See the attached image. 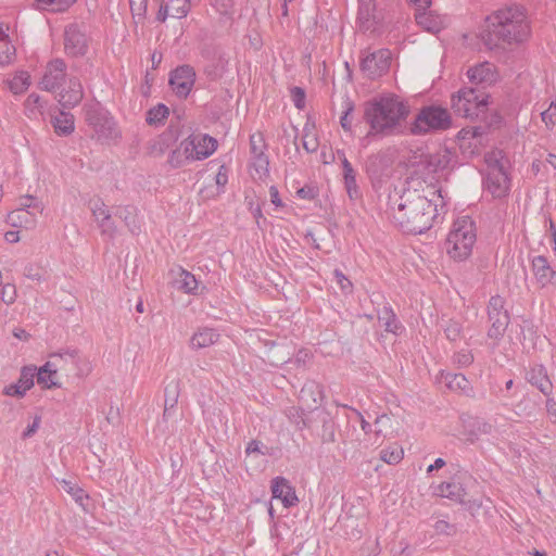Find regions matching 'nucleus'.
Returning a JSON list of instances; mask_svg holds the SVG:
<instances>
[{
	"label": "nucleus",
	"instance_id": "nucleus-31",
	"mask_svg": "<svg viewBox=\"0 0 556 556\" xmlns=\"http://www.w3.org/2000/svg\"><path fill=\"white\" fill-rule=\"evenodd\" d=\"M51 123L59 136H68L75 129L74 116L70 112L60 111L52 117Z\"/></svg>",
	"mask_w": 556,
	"mask_h": 556
},
{
	"label": "nucleus",
	"instance_id": "nucleus-18",
	"mask_svg": "<svg viewBox=\"0 0 556 556\" xmlns=\"http://www.w3.org/2000/svg\"><path fill=\"white\" fill-rule=\"evenodd\" d=\"M36 366H24L21 369L20 378L15 383L7 386L3 393L8 396L22 397L34 387Z\"/></svg>",
	"mask_w": 556,
	"mask_h": 556
},
{
	"label": "nucleus",
	"instance_id": "nucleus-47",
	"mask_svg": "<svg viewBox=\"0 0 556 556\" xmlns=\"http://www.w3.org/2000/svg\"><path fill=\"white\" fill-rule=\"evenodd\" d=\"M442 328L444 330L446 338L450 341H456L460 338L462 324L459 321L454 320V319H448L442 325Z\"/></svg>",
	"mask_w": 556,
	"mask_h": 556
},
{
	"label": "nucleus",
	"instance_id": "nucleus-48",
	"mask_svg": "<svg viewBox=\"0 0 556 556\" xmlns=\"http://www.w3.org/2000/svg\"><path fill=\"white\" fill-rule=\"evenodd\" d=\"M252 167L255 169L258 178L262 179L268 175L269 162L267 156L263 153L260 155L252 156Z\"/></svg>",
	"mask_w": 556,
	"mask_h": 556
},
{
	"label": "nucleus",
	"instance_id": "nucleus-3",
	"mask_svg": "<svg viewBox=\"0 0 556 556\" xmlns=\"http://www.w3.org/2000/svg\"><path fill=\"white\" fill-rule=\"evenodd\" d=\"M489 33L484 38L490 49L500 43H520L530 36V26L523 10L509 7L496 11L489 17Z\"/></svg>",
	"mask_w": 556,
	"mask_h": 556
},
{
	"label": "nucleus",
	"instance_id": "nucleus-19",
	"mask_svg": "<svg viewBox=\"0 0 556 556\" xmlns=\"http://www.w3.org/2000/svg\"><path fill=\"white\" fill-rule=\"evenodd\" d=\"M357 22L363 31L375 30L380 22L375 0H358Z\"/></svg>",
	"mask_w": 556,
	"mask_h": 556
},
{
	"label": "nucleus",
	"instance_id": "nucleus-44",
	"mask_svg": "<svg viewBox=\"0 0 556 556\" xmlns=\"http://www.w3.org/2000/svg\"><path fill=\"white\" fill-rule=\"evenodd\" d=\"M452 160L448 159V154L446 152L444 153H437L429 155L427 160V164L433 172L443 170L451 164Z\"/></svg>",
	"mask_w": 556,
	"mask_h": 556
},
{
	"label": "nucleus",
	"instance_id": "nucleus-53",
	"mask_svg": "<svg viewBox=\"0 0 556 556\" xmlns=\"http://www.w3.org/2000/svg\"><path fill=\"white\" fill-rule=\"evenodd\" d=\"M354 111V103L351 100H346L344 102V112L340 118V125L345 131H351L352 129V121L350 118L351 114Z\"/></svg>",
	"mask_w": 556,
	"mask_h": 556
},
{
	"label": "nucleus",
	"instance_id": "nucleus-54",
	"mask_svg": "<svg viewBox=\"0 0 556 556\" xmlns=\"http://www.w3.org/2000/svg\"><path fill=\"white\" fill-rule=\"evenodd\" d=\"M24 276L30 280L38 282L46 280L45 271L34 264H28L25 266Z\"/></svg>",
	"mask_w": 556,
	"mask_h": 556
},
{
	"label": "nucleus",
	"instance_id": "nucleus-41",
	"mask_svg": "<svg viewBox=\"0 0 556 556\" xmlns=\"http://www.w3.org/2000/svg\"><path fill=\"white\" fill-rule=\"evenodd\" d=\"M169 114L168 108L164 104H157L150 109L147 113V123L149 125H161Z\"/></svg>",
	"mask_w": 556,
	"mask_h": 556
},
{
	"label": "nucleus",
	"instance_id": "nucleus-26",
	"mask_svg": "<svg viewBox=\"0 0 556 556\" xmlns=\"http://www.w3.org/2000/svg\"><path fill=\"white\" fill-rule=\"evenodd\" d=\"M7 222L15 228H34L37 224L36 212H30L25 208H16L8 214Z\"/></svg>",
	"mask_w": 556,
	"mask_h": 556
},
{
	"label": "nucleus",
	"instance_id": "nucleus-28",
	"mask_svg": "<svg viewBox=\"0 0 556 556\" xmlns=\"http://www.w3.org/2000/svg\"><path fill=\"white\" fill-rule=\"evenodd\" d=\"M443 382L447 389L459 392L465 395H471L473 392L472 386L463 374H442Z\"/></svg>",
	"mask_w": 556,
	"mask_h": 556
},
{
	"label": "nucleus",
	"instance_id": "nucleus-36",
	"mask_svg": "<svg viewBox=\"0 0 556 556\" xmlns=\"http://www.w3.org/2000/svg\"><path fill=\"white\" fill-rule=\"evenodd\" d=\"M116 215L122 218L129 231L132 235H138L141 230V225L137 218L136 208L132 206H125L117 210Z\"/></svg>",
	"mask_w": 556,
	"mask_h": 556
},
{
	"label": "nucleus",
	"instance_id": "nucleus-46",
	"mask_svg": "<svg viewBox=\"0 0 556 556\" xmlns=\"http://www.w3.org/2000/svg\"><path fill=\"white\" fill-rule=\"evenodd\" d=\"M321 390L320 387L315 382H308L303 386V388L300 391V399L303 402H307L308 397H312V401L315 405L318 404V399L315 396L317 395L320 397Z\"/></svg>",
	"mask_w": 556,
	"mask_h": 556
},
{
	"label": "nucleus",
	"instance_id": "nucleus-55",
	"mask_svg": "<svg viewBox=\"0 0 556 556\" xmlns=\"http://www.w3.org/2000/svg\"><path fill=\"white\" fill-rule=\"evenodd\" d=\"M344 187L351 200L354 201L361 198V192L356 182V177L344 179Z\"/></svg>",
	"mask_w": 556,
	"mask_h": 556
},
{
	"label": "nucleus",
	"instance_id": "nucleus-4",
	"mask_svg": "<svg viewBox=\"0 0 556 556\" xmlns=\"http://www.w3.org/2000/svg\"><path fill=\"white\" fill-rule=\"evenodd\" d=\"M476 227L472 219L464 216L455 220L446 238V252L455 261H464L472 252L476 242Z\"/></svg>",
	"mask_w": 556,
	"mask_h": 556
},
{
	"label": "nucleus",
	"instance_id": "nucleus-43",
	"mask_svg": "<svg viewBox=\"0 0 556 556\" xmlns=\"http://www.w3.org/2000/svg\"><path fill=\"white\" fill-rule=\"evenodd\" d=\"M188 162H193V160H191V156H189L188 153H185V149L182 147L181 141L179 148L172 151V153L169 154L167 163L173 168H179L185 166Z\"/></svg>",
	"mask_w": 556,
	"mask_h": 556
},
{
	"label": "nucleus",
	"instance_id": "nucleus-15",
	"mask_svg": "<svg viewBox=\"0 0 556 556\" xmlns=\"http://www.w3.org/2000/svg\"><path fill=\"white\" fill-rule=\"evenodd\" d=\"M89 40L86 34L75 24L65 28L64 49L71 56H83L88 51Z\"/></svg>",
	"mask_w": 556,
	"mask_h": 556
},
{
	"label": "nucleus",
	"instance_id": "nucleus-42",
	"mask_svg": "<svg viewBox=\"0 0 556 556\" xmlns=\"http://www.w3.org/2000/svg\"><path fill=\"white\" fill-rule=\"evenodd\" d=\"M178 283V288L186 293L197 292L198 280L195 279L194 275L185 269H180Z\"/></svg>",
	"mask_w": 556,
	"mask_h": 556
},
{
	"label": "nucleus",
	"instance_id": "nucleus-56",
	"mask_svg": "<svg viewBox=\"0 0 556 556\" xmlns=\"http://www.w3.org/2000/svg\"><path fill=\"white\" fill-rule=\"evenodd\" d=\"M333 275H334L336 281L339 285L342 292H344V293L352 292V289H353L352 282L348 279V277L340 269H334Z\"/></svg>",
	"mask_w": 556,
	"mask_h": 556
},
{
	"label": "nucleus",
	"instance_id": "nucleus-30",
	"mask_svg": "<svg viewBox=\"0 0 556 556\" xmlns=\"http://www.w3.org/2000/svg\"><path fill=\"white\" fill-rule=\"evenodd\" d=\"M5 84L13 94H23L31 85V77L27 71H17Z\"/></svg>",
	"mask_w": 556,
	"mask_h": 556
},
{
	"label": "nucleus",
	"instance_id": "nucleus-14",
	"mask_svg": "<svg viewBox=\"0 0 556 556\" xmlns=\"http://www.w3.org/2000/svg\"><path fill=\"white\" fill-rule=\"evenodd\" d=\"M195 81V72L190 65H181L174 70L169 77V85L174 92L186 98L193 88Z\"/></svg>",
	"mask_w": 556,
	"mask_h": 556
},
{
	"label": "nucleus",
	"instance_id": "nucleus-11",
	"mask_svg": "<svg viewBox=\"0 0 556 556\" xmlns=\"http://www.w3.org/2000/svg\"><path fill=\"white\" fill-rule=\"evenodd\" d=\"M50 362L61 364L60 370H76L80 377L87 376L91 371L90 362L76 349H63L50 355Z\"/></svg>",
	"mask_w": 556,
	"mask_h": 556
},
{
	"label": "nucleus",
	"instance_id": "nucleus-45",
	"mask_svg": "<svg viewBox=\"0 0 556 556\" xmlns=\"http://www.w3.org/2000/svg\"><path fill=\"white\" fill-rule=\"evenodd\" d=\"M38 9H50L52 11H64L76 0H35Z\"/></svg>",
	"mask_w": 556,
	"mask_h": 556
},
{
	"label": "nucleus",
	"instance_id": "nucleus-62",
	"mask_svg": "<svg viewBox=\"0 0 556 556\" xmlns=\"http://www.w3.org/2000/svg\"><path fill=\"white\" fill-rule=\"evenodd\" d=\"M40 422H41V417L35 416L33 422L30 425H28L27 428L23 431L22 439L25 440V439L33 437L39 429Z\"/></svg>",
	"mask_w": 556,
	"mask_h": 556
},
{
	"label": "nucleus",
	"instance_id": "nucleus-59",
	"mask_svg": "<svg viewBox=\"0 0 556 556\" xmlns=\"http://www.w3.org/2000/svg\"><path fill=\"white\" fill-rule=\"evenodd\" d=\"M303 148L313 153L318 149V141L314 134L305 132L302 139Z\"/></svg>",
	"mask_w": 556,
	"mask_h": 556
},
{
	"label": "nucleus",
	"instance_id": "nucleus-17",
	"mask_svg": "<svg viewBox=\"0 0 556 556\" xmlns=\"http://www.w3.org/2000/svg\"><path fill=\"white\" fill-rule=\"evenodd\" d=\"M532 273L535 282L541 288L556 285V270L549 265L545 256L536 255L532 258Z\"/></svg>",
	"mask_w": 556,
	"mask_h": 556
},
{
	"label": "nucleus",
	"instance_id": "nucleus-38",
	"mask_svg": "<svg viewBox=\"0 0 556 556\" xmlns=\"http://www.w3.org/2000/svg\"><path fill=\"white\" fill-rule=\"evenodd\" d=\"M404 457V450L397 443H393L380 452V458L389 465L399 464Z\"/></svg>",
	"mask_w": 556,
	"mask_h": 556
},
{
	"label": "nucleus",
	"instance_id": "nucleus-1",
	"mask_svg": "<svg viewBox=\"0 0 556 556\" xmlns=\"http://www.w3.org/2000/svg\"><path fill=\"white\" fill-rule=\"evenodd\" d=\"M418 185L420 188H407L401 194L390 197L394 223L404 232L415 235L429 230L445 206L441 189L420 181Z\"/></svg>",
	"mask_w": 556,
	"mask_h": 556
},
{
	"label": "nucleus",
	"instance_id": "nucleus-5",
	"mask_svg": "<svg viewBox=\"0 0 556 556\" xmlns=\"http://www.w3.org/2000/svg\"><path fill=\"white\" fill-rule=\"evenodd\" d=\"M85 121L92 129V137L102 143H108L119 137V130L111 116L99 103L85 106Z\"/></svg>",
	"mask_w": 556,
	"mask_h": 556
},
{
	"label": "nucleus",
	"instance_id": "nucleus-22",
	"mask_svg": "<svg viewBox=\"0 0 556 556\" xmlns=\"http://www.w3.org/2000/svg\"><path fill=\"white\" fill-rule=\"evenodd\" d=\"M83 98L84 89L80 80L77 77H70L66 88L60 92L59 103L65 109H71L79 104Z\"/></svg>",
	"mask_w": 556,
	"mask_h": 556
},
{
	"label": "nucleus",
	"instance_id": "nucleus-12",
	"mask_svg": "<svg viewBox=\"0 0 556 556\" xmlns=\"http://www.w3.org/2000/svg\"><path fill=\"white\" fill-rule=\"evenodd\" d=\"M391 52L380 49L365 55L361 61V70L370 79L384 75L390 67Z\"/></svg>",
	"mask_w": 556,
	"mask_h": 556
},
{
	"label": "nucleus",
	"instance_id": "nucleus-64",
	"mask_svg": "<svg viewBox=\"0 0 556 556\" xmlns=\"http://www.w3.org/2000/svg\"><path fill=\"white\" fill-rule=\"evenodd\" d=\"M555 114H556V110H555V108H552L551 105L548 106L547 110H545L541 113V118L547 127L554 126Z\"/></svg>",
	"mask_w": 556,
	"mask_h": 556
},
{
	"label": "nucleus",
	"instance_id": "nucleus-7",
	"mask_svg": "<svg viewBox=\"0 0 556 556\" xmlns=\"http://www.w3.org/2000/svg\"><path fill=\"white\" fill-rule=\"evenodd\" d=\"M451 125V116L447 110L440 106L424 108L415 118L412 132L421 135L431 130H444Z\"/></svg>",
	"mask_w": 556,
	"mask_h": 556
},
{
	"label": "nucleus",
	"instance_id": "nucleus-2",
	"mask_svg": "<svg viewBox=\"0 0 556 556\" xmlns=\"http://www.w3.org/2000/svg\"><path fill=\"white\" fill-rule=\"evenodd\" d=\"M408 106L396 96H383L367 103L364 118L369 125V131L362 139L367 146L371 138L397 135L402 124L408 116Z\"/></svg>",
	"mask_w": 556,
	"mask_h": 556
},
{
	"label": "nucleus",
	"instance_id": "nucleus-51",
	"mask_svg": "<svg viewBox=\"0 0 556 556\" xmlns=\"http://www.w3.org/2000/svg\"><path fill=\"white\" fill-rule=\"evenodd\" d=\"M18 208H25L30 212H36V215H38L42 213L43 205L40 202H38L34 197L27 195L21 199Z\"/></svg>",
	"mask_w": 556,
	"mask_h": 556
},
{
	"label": "nucleus",
	"instance_id": "nucleus-34",
	"mask_svg": "<svg viewBox=\"0 0 556 556\" xmlns=\"http://www.w3.org/2000/svg\"><path fill=\"white\" fill-rule=\"evenodd\" d=\"M378 320L388 332L397 333L401 328L393 309L388 305L378 312Z\"/></svg>",
	"mask_w": 556,
	"mask_h": 556
},
{
	"label": "nucleus",
	"instance_id": "nucleus-49",
	"mask_svg": "<svg viewBox=\"0 0 556 556\" xmlns=\"http://www.w3.org/2000/svg\"><path fill=\"white\" fill-rule=\"evenodd\" d=\"M255 454H258V455H268L270 456L271 455V448L264 445L261 441L258 440H251L247 447H245V455L247 456H252V455H255Z\"/></svg>",
	"mask_w": 556,
	"mask_h": 556
},
{
	"label": "nucleus",
	"instance_id": "nucleus-32",
	"mask_svg": "<svg viewBox=\"0 0 556 556\" xmlns=\"http://www.w3.org/2000/svg\"><path fill=\"white\" fill-rule=\"evenodd\" d=\"M8 27L0 24V65L10 64L15 55V48L11 43L8 35Z\"/></svg>",
	"mask_w": 556,
	"mask_h": 556
},
{
	"label": "nucleus",
	"instance_id": "nucleus-35",
	"mask_svg": "<svg viewBox=\"0 0 556 556\" xmlns=\"http://www.w3.org/2000/svg\"><path fill=\"white\" fill-rule=\"evenodd\" d=\"M438 494L455 502H463L466 493L459 483L443 482L438 486Z\"/></svg>",
	"mask_w": 556,
	"mask_h": 556
},
{
	"label": "nucleus",
	"instance_id": "nucleus-57",
	"mask_svg": "<svg viewBox=\"0 0 556 556\" xmlns=\"http://www.w3.org/2000/svg\"><path fill=\"white\" fill-rule=\"evenodd\" d=\"M130 10L134 16L143 17L148 9V0H129Z\"/></svg>",
	"mask_w": 556,
	"mask_h": 556
},
{
	"label": "nucleus",
	"instance_id": "nucleus-10",
	"mask_svg": "<svg viewBox=\"0 0 556 556\" xmlns=\"http://www.w3.org/2000/svg\"><path fill=\"white\" fill-rule=\"evenodd\" d=\"M182 147L191 160L202 161L216 151L217 140L206 134H192L182 140Z\"/></svg>",
	"mask_w": 556,
	"mask_h": 556
},
{
	"label": "nucleus",
	"instance_id": "nucleus-27",
	"mask_svg": "<svg viewBox=\"0 0 556 556\" xmlns=\"http://www.w3.org/2000/svg\"><path fill=\"white\" fill-rule=\"evenodd\" d=\"M415 18L419 26L430 33H438L445 25V18L432 11H418L415 14Z\"/></svg>",
	"mask_w": 556,
	"mask_h": 556
},
{
	"label": "nucleus",
	"instance_id": "nucleus-39",
	"mask_svg": "<svg viewBox=\"0 0 556 556\" xmlns=\"http://www.w3.org/2000/svg\"><path fill=\"white\" fill-rule=\"evenodd\" d=\"M62 489L70 494L73 500L78 503L79 505H84V501L88 500L87 493L75 482L71 480H61L60 481Z\"/></svg>",
	"mask_w": 556,
	"mask_h": 556
},
{
	"label": "nucleus",
	"instance_id": "nucleus-16",
	"mask_svg": "<svg viewBox=\"0 0 556 556\" xmlns=\"http://www.w3.org/2000/svg\"><path fill=\"white\" fill-rule=\"evenodd\" d=\"M467 77L471 84L485 88L498 80V72L494 64L482 62L469 67Z\"/></svg>",
	"mask_w": 556,
	"mask_h": 556
},
{
	"label": "nucleus",
	"instance_id": "nucleus-24",
	"mask_svg": "<svg viewBox=\"0 0 556 556\" xmlns=\"http://www.w3.org/2000/svg\"><path fill=\"white\" fill-rule=\"evenodd\" d=\"M60 368H63V366L56 362H46L41 367L37 368V383L42 389L60 388L61 384L56 379V374Z\"/></svg>",
	"mask_w": 556,
	"mask_h": 556
},
{
	"label": "nucleus",
	"instance_id": "nucleus-52",
	"mask_svg": "<svg viewBox=\"0 0 556 556\" xmlns=\"http://www.w3.org/2000/svg\"><path fill=\"white\" fill-rule=\"evenodd\" d=\"M17 298V291L16 287L12 283H7L2 286L1 292H0V299L2 302H4L7 305H11L16 301Z\"/></svg>",
	"mask_w": 556,
	"mask_h": 556
},
{
	"label": "nucleus",
	"instance_id": "nucleus-60",
	"mask_svg": "<svg viewBox=\"0 0 556 556\" xmlns=\"http://www.w3.org/2000/svg\"><path fill=\"white\" fill-rule=\"evenodd\" d=\"M545 409L548 420L556 425V400L551 395L546 396Z\"/></svg>",
	"mask_w": 556,
	"mask_h": 556
},
{
	"label": "nucleus",
	"instance_id": "nucleus-23",
	"mask_svg": "<svg viewBox=\"0 0 556 556\" xmlns=\"http://www.w3.org/2000/svg\"><path fill=\"white\" fill-rule=\"evenodd\" d=\"M527 381L538 388L545 396L553 393V383L547 375V370L543 365H533L526 374Z\"/></svg>",
	"mask_w": 556,
	"mask_h": 556
},
{
	"label": "nucleus",
	"instance_id": "nucleus-25",
	"mask_svg": "<svg viewBox=\"0 0 556 556\" xmlns=\"http://www.w3.org/2000/svg\"><path fill=\"white\" fill-rule=\"evenodd\" d=\"M91 211L96 222L98 223V226L101 228L102 233L113 238L116 233V227L112 220L106 205L101 200H97L93 202Z\"/></svg>",
	"mask_w": 556,
	"mask_h": 556
},
{
	"label": "nucleus",
	"instance_id": "nucleus-9",
	"mask_svg": "<svg viewBox=\"0 0 556 556\" xmlns=\"http://www.w3.org/2000/svg\"><path fill=\"white\" fill-rule=\"evenodd\" d=\"M488 169L484 188L494 198H503L509 191V178L501 160H485Z\"/></svg>",
	"mask_w": 556,
	"mask_h": 556
},
{
	"label": "nucleus",
	"instance_id": "nucleus-21",
	"mask_svg": "<svg viewBox=\"0 0 556 556\" xmlns=\"http://www.w3.org/2000/svg\"><path fill=\"white\" fill-rule=\"evenodd\" d=\"M271 493L273 497L280 500L287 508L299 502L294 488L283 477H276L271 480Z\"/></svg>",
	"mask_w": 556,
	"mask_h": 556
},
{
	"label": "nucleus",
	"instance_id": "nucleus-40",
	"mask_svg": "<svg viewBox=\"0 0 556 556\" xmlns=\"http://www.w3.org/2000/svg\"><path fill=\"white\" fill-rule=\"evenodd\" d=\"M471 427L472 430L467 434V441L471 443L476 442L481 434H490L493 429L490 422L479 418L472 421Z\"/></svg>",
	"mask_w": 556,
	"mask_h": 556
},
{
	"label": "nucleus",
	"instance_id": "nucleus-63",
	"mask_svg": "<svg viewBox=\"0 0 556 556\" xmlns=\"http://www.w3.org/2000/svg\"><path fill=\"white\" fill-rule=\"evenodd\" d=\"M484 132L483 127H471V128H464L460 134L463 135V138H472L477 139L481 137Z\"/></svg>",
	"mask_w": 556,
	"mask_h": 556
},
{
	"label": "nucleus",
	"instance_id": "nucleus-50",
	"mask_svg": "<svg viewBox=\"0 0 556 556\" xmlns=\"http://www.w3.org/2000/svg\"><path fill=\"white\" fill-rule=\"evenodd\" d=\"M473 362V354L468 349L456 352L453 356V363L458 367H467Z\"/></svg>",
	"mask_w": 556,
	"mask_h": 556
},
{
	"label": "nucleus",
	"instance_id": "nucleus-61",
	"mask_svg": "<svg viewBox=\"0 0 556 556\" xmlns=\"http://www.w3.org/2000/svg\"><path fill=\"white\" fill-rule=\"evenodd\" d=\"M291 93H292V99H293L294 105L298 109H303L304 105H305V92H304V90L302 88H300V87H294L291 90Z\"/></svg>",
	"mask_w": 556,
	"mask_h": 556
},
{
	"label": "nucleus",
	"instance_id": "nucleus-33",
	"mask_svg": "<svg viewBox=\"0 0 556 556\" xmlns=\"http://www.w3.org/2000/svg\"><path fill=\"white\" fill-rule=\"evenodd\" d=\"M390 160L383 154H374L369 156L366 161L365 168L368 175L371 177H379L382 175L383 170L389 166Z\"/></svg>",
	"mask_w": 556,
	"mask_h": 556
},
{
	"label": "nucleus",
	"instance_id": "nucleus-6",
	"mask_svg": "<svg viewBox=\"0 0 556 556\" xmlns=\"http://www.w3.org/2000/svg\"><path fill=\"white\" fill-rule=\"evenodd\" d=\"M488 96L478 93L473 88H463L452 97V109L462 117L473 118L484 112Z\"/></svg>",
	"mask_w": 556,
	"mask_h": 556
},
{
	"label": "nucleus",
	"instance_id": "nucleus-20",
	"mask_svg": "<svg viewBox=\"0 0 556 556\" xmlns=\"http://www.w3.org/2000/svg\"><path fill=\"white\" fill-rule=\"evenodd\" d=\"M190 11V0H163L156 20L165 22L168 17L182 18Z\"/></svg>",
	"mask_w": 556,
	"mask_h": 556
},
{
	"label": "nucleus",
	"instance_id": "nucleus-37",
	"mask_svg": "<svg viewBox=\"0 0 556 556\" xmlns=\"http://www.w3.org/2000/svg\"><path fill=\"white\" fill-rule=\"evenodd\" d=\"M46 103L37 93H30L25 100V113L29 118H37L42 114Z\"/></svg>",
	"mask_w": 556,
	"mask_h": 556
},
{
	"label": "nucleus",
	"instance_id": "nucleus-13",
	"mask_svg": "<svg viewBox=\"0 0 556 556\" xmlns=\"http://www.w3.org/2000/svg\"><path fill=\"white\" fill-rule=\"evenodd\" d=\"M66 68L67 66L64 60L59 58L51 60L47 64L43 76L39 81L40 89L49 92L58 89L65 80Z\"/></svg>",
	"mask_w": 556,
	"mask_h": 556
},
{
	"label": "nucleus",
	"instance_id": "nucleus-58",
	"mask_svg": "<svg viewBox=\"0 0 556 556\" xmlns=\"http://www.w3.org/2000/svg\"><path fill=\"white\" fill-rule=\"evenodd\" d=\"M250 147L252 156L264 153V141L262 135H252L250 137Z\"/></svg>",
	"mask_w": 556,
	"mask_h": 556
},
{
	"label": "nucleus",
	"instance_id": "nucleus-8",
	"mask_svg": "<svg viewBox=\"0 0 556 556\" xmlns=\"http://www.w3.org/2000/svg\"><path fill=\"white\" fill-rule=\"evenodd\" d=\"M488 317L490 323L488 337L497 343L503 338L510 321L509 314L505 308V300L502 296L495 295L490 299Z\"/></svg>",
	"mask_w": 556,
	"mask_h": 556
},
{
	"label": "nucleus",
	"instance_id": "nucleus-29",
	"mask_svg": "<svg viewBox=\"0 0 556 556\" xmlns=\"http://www.w3.org/2000/svg\"><path fill=\"white\" fill-rule=\"evenodd\" d=\"M219 339V333L213 328H200L193 333L190 339V346L192 349H205L215 344Z\"/></svg>",
	"mask_w": 556,
	"mask_h": 556
}]
</instances>
